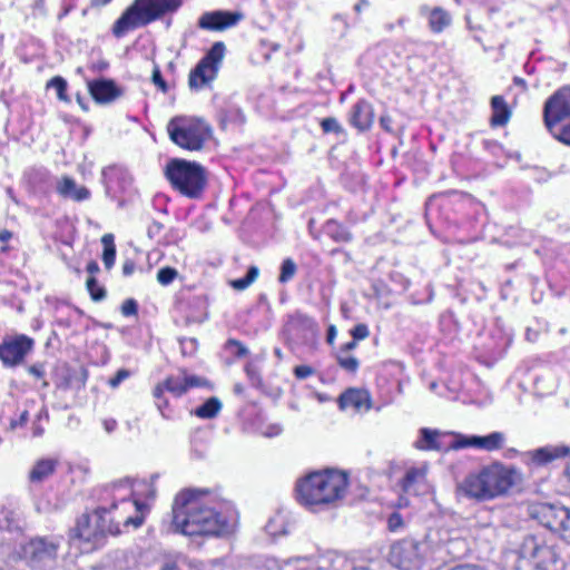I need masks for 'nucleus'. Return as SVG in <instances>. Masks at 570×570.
Here are the masks:
<instances>
[{
	"label": "nucleus",
	"instance_id": "nucleus-1",
	"mask_svg": "<svg viewBox=\"0 0 570 570\" xmlns=\"http://www.w3.org/2000/svg\"><path fill=\"white\" fill-rule=\"evenodd\" d=\"M208 491H180L173 503V527L184 535H225L233 531L236 518L212 507Z\"/></svg>",
	"mask_w": 570,
	"mask_h": 570
},
{
	"label": "nucleus",
	"instance_id": "nucleus-2",
	"mask_svg": "<svg viewBox=\"0 0 570 570\" xmlns=\"http://www.w3.org/2000/svg\"><path fill=\"white\" fill-rule=\"evenodd\" d=\"M520 482L521 474L515 468L493 463L469 474L459 489L469 498L491 500L505 494Z\"/></svg>",
	"mask_w": 570,
	"mask_h": 570
},
{
	"label": "nucleus",
	"instance_id": "nucleus-3",
	"mask_svg": "<svg viewBox=\"0 0 570 570\" xmlns=\"http://www.w3.org/2000/svg\"><path fill=\"white\" fill-rule=\"evenodd\" d=\"M347 475L335 470L312 472L296 485L297 499L306 507L334 503L345 497Z\"/></svg>",
	"mask_w": 570,
	"mask_h": 570
},
{
	"label": "nucleus",
	"instance_id": "nucleus-4",
	"mask_svg": "<svg viewBox=\"0 0 570 570\" xmlns=\"http://www.w3.org/2000/svg\"><path fill=\"white\" fill-rule=\"evenodd\" d=\"M181 0H135L116 20L112 33L120 38L127 32L145 27L167 12L176 11Z\"/></svg>",
	"mask_w": 570,
	"mask_h": 570
},
{
	"label": "nucleus",
	"instance_id": "nucleus-5",
	"mask_svg": "<svg viewBox=\"0 0 570 570\" xmlns=\"http://www.w3.org/2000/svg\"><path fill=\"white\" fill-rule=\"evenodd\" d=\"M167 132L170 140L178 147L198 151L212 135L210 127L202 119L177 116L167 124Z\"/></svg>",
	"mask_w": 570,
	"mask_h": 570
},
{
	"label": "nucleus",
	"instance_id": "nucleus-6",
	"mask_svg": "<svg viewBox=\"0 0 570 570\" xmlns=\"http://www.w3.org/2000/svg\"><path fill=\"white\" fill-rule=\"evenodd\" d=\"M543 119L556 139L570 145V87L559 89L546 101Z\"/></svg>",
	"mask_w": 570,
	"mask_h": 570
},
{
	"label": "nucleus",
	"instance_id": "nucleus-7",
	"mask_svg": "<svg viewBox=\"0 0 570 570\" xmlns=\"http://www.w3.org/2000/svg\"><path fill=\"white\" fill-rule=\"evenodd\" d=\"M165 173L173 187L189 198L198 197L206 184L204 168L185 159L170 160Z\"/></svg>",
	"mask_w": 570,
	"mask_h": 570
},
{
	"label": "nucleus",
	"instance_id": "nucleus-8",
	"mask_svg": "<svg viewBox=\"0 0 570 570\" xmlns=\"http://www.w3.org/2000/svg\"><path fill=\"white\" fill-rule=\"evenodd\" d=\"M132 482L130 479L118 480L105 489V501H110V510L117 508V502L124 504V510H134L132 515H124L122 525L139 528L145 520V515L148 512V505L141 502L134 494Z\"/></svg>",
	"mask_w": 570,
	"mask_h": 570
},
{
	"label": "nucleus",
	"instance_id": "nucleus-9",
	"mask_svg": "<svg viewBox=\"0 0 570 570\" xmlns=\"http://www.w3.org/2000/svg\"><path fill=\"white\" fill-rule=\"evenodd\" d=\"M60 546V538L35 537L20 546L19 557L30 570H53Z\"/></svg>",
	"mask_w": 570,
	"mask_h": 570
},
{
	"label": "nucleus",
	"instance_id": "nucleus-10",
	"mask_svg": "<svg viewBox=\"0 0 570 570\" xmlns=\"http://www.w3.org/2000/svg\"><path fill=\"white\" fill-rule=\"evenodd\" d=\"M520 551L537 570H563L564 568V561L557 544L548 542L540 535L524 538Z\"/></svg>",
	"mask_w": 570,
	"mask_h": 570
},
{
	"label": "nucleus",
	"instance_id": "nucleus-11",
	"mask_svg": "<svg viewBox=\"0 0 570 570\" xmlns=\"http://www.w3.org/2000/svg\"><path fill=\"white\" fill-rule=\"evenodd\" d=\"M529 517L564 540H570V509L552 503L534 502L528 507Z\"/></svg>",
	"mask_w": 570,
	"mask_h": 570
},
{
	"label": "nucleus",
	"instance_id": "nucleus-12",
	"mask_svg": "<svg viewBox=\"0 0 570 570\" xmlns=\"http://www.w3.org/2000/svg\"><path fill=\"white\" fill-rule=\"evenodd\" d=\"M225 56V45L215 42L208 52L190 71L188 85L191 89L199 90L209 85L218 73V69Z\"/></svg>",
	"mask_w": 570,
	"mask_h": 570
},
{
	"label": "nucleus",
	"instance_id": "nucleus-13",
	"mask_svg": "<svg viewBox=\"0 0 570 570\" xmlns=\"http://www.w3.org/2000/svg\"><path fill=\"white\" fill-rule=\"evenodd\" d=\"M428 544L414 539H403L391 547V562L402 570H414L423 564Z\"/></svg>",
	"mask_w": 570,
	"mask_h": 570
},
{
	"label": "nucleus",
	"instance_id": "nucleus-14",
	"mask_svg": "<svg viewBox=\"0 0 570 570\" xmlns=\"http://www.w3.org/2000/svg\"><path fill=\"white\" fill-rule=\"evenodd\" d=\"M33 338L17 334L7 336L0 343V361L4 367H16L24 362L27 355L33 350Z\"/></svg>",
	"mask_w": 570,
	"mask_h": 570
},
{
	"label": "nucleus",
	"instance_id": "nucleus-15",
	"mask_svg": "<svg viewBox=\"0 0 570 570\" xmlns=\"http://www.w3.org/2000/svg\"><path fill=\"white\" fill-rule=\"evenodd\" d=\"M105 508H98L92 514H83L77 520V524L72 530V538H77L87 542H97L100 537L95 531L96 522L105 520Z\"/></svg>",
	"mask_w": 570,
	"mask_h": 570
},
{
	"label": "nucleus",
	"instance_id": "nucleus-16",
	"mask_svg": "<svg viewBox=\"0 0 570 570\" xmlns=\"http://www.w3.org/2000/svg\"><path fill=\"white\" fill-rule=\"evenodd\" d=\"M242 18L243 14L239 12H206L199 18L198 26L206 30H224L235 26Z\"/></svg>",
	"mask_w": 570,
	"mask_h": 570
},
{
	"label": "nucleus",
	"instance_id": "nucleus-17",
	"mask_svg": "<svg viewBox=\"0 0 570 570\" xmlns=\"http://www.w3.org/2000/svg\"><path fill=\"white\" fill-rule=\"evenodd\" d=\"M88 89L92 99L98 104H110L121 96V90L110 79L89 81Z\"/></svg>",
	"mask_w": 570,
	"mask_h": 570
},
{
	"label": "nucleus",
	"instance_id": "nucleus-18",
	"mask_svg": "<svg viewBox=\"0 0 570 570\" xmlns=\"http://www.w3.org/2000/svg\"><path fill=\"white\" fill-rule=\"evenodd\" d=\"M531 463L538 466L546 465L554 460L563 459L570 455V446L564 444L547 445L527 453Z\"/></svg>",
	"mask_w": 570,
	"mask_h": 570
},
{
	"label": "nucleus",
	"instance_id": "nucleus-19",
	"mask_svg": "<svg viewBox=\"0 0 570 570\" xmlns=\"http://www.w3.org/2000/svg\"><path fill=\"white\" fill-rule=\"evenodd\" d=\"M350 124L356 129L367 130L374 120L373 108L366 100H358L351 108L348 116Z\"/></svg>",
	"mask_w": 570,
	"mask_h": 570
},
{
	"label": "nucleus",
	"instance_id": "nucleus-20",
	"mask_svg": "<svg viewBox=\"0 0 570 570\" xmlns=\"http://www.w3.org/2000/svg\"><path fill=\"white\" fill-rule=\"evenodd\" d=\"M57 193L75 202H83L90 198V190L85 186H78L76 180L69 176H63L56 186Z\"/></svg>",
	"mask_w": 570,
	"mask_h": 570
},
{
	"label": "nucleus",
	"instance_id": "nucleus-21",
	"mask_svg": "<svg viewBox=\"0 0 570 570\" xmlns=\"http://www.w3.org/2000/svg\"><path fill=\"white\" fill-rule=\"evenodd\" d=\"M340 406L342 409L352 407L356 411H367L371 409L370 395L363 390H347L340 396Z\"/></svg>",
	"mask_w": 570,
	"mask_h": 570
},
{
	"label": "nucleus",
	"instance_id": "nucleus-22",
	"mask_svg": "<svg viewBox=\"0 0 570 570\" xmlns=\"http://www.w3.org/2000/svg\"><path fill=\"white\" fill-rule=\"evenodd\" d=\"M504 442L505 435L502 432H492L484 436L472 435V442L470 444L471 448L491 452L501 449Z\"/></svg>",
	"mask_w": 570,
	"mask_h": 570
},
{
	"label": "nucleus",
	"instance_id": "nucleus-23",
	"mask_svg": "<svg viewBox=\"0 0 570 570\" xmlns=\"http://www.w3.org/2000/svg\"><path fill=\"white\" fill-rule=\"evenodd\" d=\"M492 117L491 125L504 126L510 119V110L502 96H493L491 99Z\"/></svg>",
	"mask_w": 570,
	"mask_h": 570
},
{
	"label": "nucleus",
	"instance_id": "nucleus-24",
	"mask_svg": "<svg viewBox=\"0 0 570 570\" xmlns=\"http://www.w3.org/2000/svg\"><path fill=\"white\" fill-rule=\"evenodd\" d=\"M56 466L57 461L53 459L39 460L30 471V481L42 482L45 479H47L49 475L53 473Z\"/></svg>",
	"mask_w": 570,
	"mask_h": 570
},
{
	"label": "nucleus",
	"instance_id": "nucleus-25",
	"mask_svg": "<svg viewBox=\"0 0 570 570\" xmlns=\"http://www.w3.org/2000/svg\"><path fill=\"white\" fill-rule=\"evenodd\" d=\"M451 23V16L441 8H434L429 14V26L435 33L442 32Z\"/></svg>",
	"mask_w": 570,
	"mask_h": 570
},
{
	"label": "nucleus",
	"instance_id": "nucleus-26",
	"mask_svg": "<svg viewBox=\"0 0 570 570\" xmlns=\"http://www.w3.org/2000/svg\"><path fill=\"white\" fill-rule=\"evenodd\" d=\"M222 407L223 404L219 399L213 396L195 410V415L205 420L214 419L218 415Z\"/></svg>",
	"mask_w": 570,
	"mask_h": 570
},
{
	"label": "nucleus",
	"instance_id": "nucleus-27",
	"mask_svg": "<svg viewBox=\"0 0 570 570\" xmlns=\"http://www.w3.org/2000/svg\"><path fill=\"white\" fill-rule=\"evenodd\" d=\"M426 470L420 468H412L406 471L402 480V489L405 493H411L414 490L416 483L425 481Z\"/></svg>",
	"mask_w": 570,
	"mask_h": 570
},
{
	"label": "nucleus",
	"instance_id": "nucleus-28",
	"mask_svg": "<svg viewBox=\"0 0 570 570\" xmlns=\"http://www.w3.org/2000/svg\"><path fill=\"white\" fill-rule=\"evenodd\" d=\"M105 512L102 514L105 515V520H100L96 522L95 531L99 532V537L102 538L106 534H116L119 532L118 525L119 523H122V515L118 517L117 522H114V520L108 518V513L110 509L108 510L106 507Z\"/></svg>",
	"mask_w": 570,
	"mask_h": 570
},
{
	"label": "nucleus",
	"instance_id": "nucleus-29",
	"mask_svg": "<svg viewBox=\"0 0 570 570\" xmlns=\"http://www.w3.org/2000/svg\"><path fill=\"white\" fill-rule=\"evenodd\" d=\"M104 245L102 262L107 269H110L115 264L116 246L114 243L112 234H105L101 238Z\"/></svg>",
	"mask_w": 570,
	"mask_h": 570
},
{
	"label": "nucleus",
	"instance_id": "nucleus-30",
	"mask_svg": "<svg viewBox=\"0 0 570 570\" xmlns=\"http://www.w3.org/2000/svg\"><path fill=\"white\" fill-rule=\"evenodd\" d=\"M439 434L440 433L436 430H430L426 428L422 429L421 430L422 439L415 443V446L417 449H422V450H438L439 444L436 442V439H438Z\"/></svg>",
	"mask_w": 570,
	"mask_h": 570
},
{
	"label": "nucleus",
	"instance_id": "nucleus-31",
	"mask_svg": "<svg viewBox=\"0 0 570 570\" xmlns=\"http://www.w3.org/2000/svg\"><path fill=\"white\" fill-rule=\"evenodd\" d=\"M258 274V268L256 266H250L244 277L232 281L230 285L236 291H244L256 281Z\"/></svg>",
	"mask_w": 570,
	"mask_h": 570
},
{
	"label": "nucleus",
	"instance_id": "nucleus-32",
	"mask_svg": "<svg viewBox=\"0 0 570 570\" xmlns=\"http://www.w3.org/2000/svg\"><path fill=\"white\" fill-rule=\"evenodd\" d=\"M164 386L166 391L173 393L175 396H181L186 393V384L184 381V376H169L164 381Z\"/></svg>",
	"mask_w": 570,
	"mask_h": 570
},
{
	"label": "nucleus",
	"instance_id": "nucleus-33",
	"mask_svg": "<svg viewBox=\"0 0 570 570\" xmlns=\"http://www.w3.org/2000/svg\"><path fill=\"white\" fill-rule=\"evenodd\" d=\"M18 528L19 522L13 511L0 507V530L13 531Z\"/></svg>",
	"mask_w": 570,
	"mask_h": 570
},
{
	"label": "nucleus",
	"instance_id": "nucleus-34",
	"mask_svg": "<svg viewBox=\"0 0 570 570\" xmlns=\"http://www.w3.org/2000/svg\"><path fill=\"white\" fill-rule=\"evenodd\" d=\"M327 233L336 242L345 243V242L351 240V238H352L348 230L335 222H330L327 224Z\"/></svg>",
	"mask_w": 570,
	"mask_h": 570
},
{
	"label": "nucleus",
	"instance_id": "nucleus-35",
	"mask_svg": "<svg viewBox=\"0 0 570 570\" xmlns=\"http://www.w3.org/2000/svg\"><path fill=\"white\" fill-rule=\"evenodd\" d=\"M342 566V557L327 554L317 560L318 570H340ZM312 570V569H311Z\"/></svg>",
	"mask_w": 570,
	"mask_h": 570
},
{
	"label": "nucleus",
	"instance_id": "nucleus-36",
	"mask_svg": "<svg viewBox=\"0 0 570 570\" xmlns=\"http://www.w3.org/2000/svg\"><path fill=\"white\" fill-rule=\"evenodd\" d=\"M296 264L292 258L284 259L281 266V274L278 277L279 283L284 284L291 281L296 274Z\"/></svg>",
	"mask_w": 570,
	"mask_h": 570
},
{
	"label": "nucleus",
	"instance_id": "nucleus-37",
	"mask_svg": "<svg viewBox=\"0 0 570 570\" xmlns=\"http://www.w3.org/2000/svg\"><path fill=\"white\" fill-rule=\"evenodd\" d=\"M337 363L342 368L351 373L356 372L360 365L356 357L341 352L337 355Z\"/></svg>",
	"mask_w": 570,
	"mask_h": 570
},
{
	"label": "nucleus",
	"instance_id": "nucleus-38",
	"mask_svg": "<svg viewBox=\"0 0 570 570\" xmlns=\"http://www.w3.org/2000/svg\"><path fill=\"white\" fill-rule=\"evenodd\" d=\"M86 285H87V289L90 293V296L94 301L98 302L106 297L105 288H102L98 285V282L94 276H91L87 279Z\"/></svg>",
	"mask_w": 570,
	"mask_h": 570
},
{
	"label": "nucleus",
	"instance_id": "nucleus-39",
	"mask_svg": "<svg viewBox=\"0 0 570 570\" xmlns=\"http://www.w3.org/2000/svg\"><path fill=\"white\" fill-rule=\"evenodd\" d=\"M178 276L177 269L174 267H163L157 273V281L163 286H167L174 282V279Z\"/></svg>",
	"mask_w": 570,
	"mask_h": 570
},
{
	"label": "nucleus",
	"instance_id": "nucleus-40",
	"mask_svg": "<svg viewBox=\"0 0 570 570\" xmlns=\"http://www.w3.org/2000/svg\"><path fill=\"white\" fill-rule=\"evenodd\" d=\"M48 87L52 88L57 91V96L62 101H69L66 90H67V81L61 77H53L49 82Z\"/></svg>",
	"mask_w": 570,
	"mask_h": 570
},
{
	"label": "nucleus",
	"instance_id": "nucleus-41",
	"mask_svg": "<svg viewBox=\"0 0 570 570\" xmlns=\"http://www.w3.org/2000/svg\"><path fill=\"white\" fill-rule=\"evenodd\" d=\"M324 132H342L343 129L336 118L327 117L321 122Z\"/></svg>",
	"mask_w": 570,
	"mask_h": 570
},
{
	"label": "nucleus",
	"instance_id": "nucleus-42",
	"mask_svg": "<svg viewBox=\"0 0 570 570\" xmlns=\"http://www.w3.org/2000/svg\"><path fill=\"white\" fill-rule=\"evenodd\" d=\"M184 381L186 384V391H188L191 387H199L207 385V381L200 376L197 375H188L186 373H183Z\"/></svg>",
	"mask_w": 570,
	"mask_h": 570
},
{
	"label": "nucleus",
	"instance_id": "nucleus-43",
	"mask_svg": "<svg viewBox=\"0 0 570 570\" xmlns=\"http://www.w3.org/2000/svg\"><path fill=\"white\" fill-rule=\"evenodd\" d=\"M151 81L155 86H157L164 94L168 91V86L165 79L161 76L160 69L158 66H155L153 69Z\"/></svg>",
	"mask_w": 570,
	"mask_h": 570
},
{
	"label": "nucleus",
	"instance_id": "nucleus-44",
	"mask_svg": "<svg viewBox=\"0 0 570 570\" xmlns=\"http://www.w3.org/2000/svg\"><path fill=\"white\" fill-rule=\"evenodd\" d=\"M292 321L303 325L306 328H311V330H314L316 326L313 318H311L309 316L302 314V313H296L295 315H293Z\"/></svg>",
	"mask_w": 570,
	"mask_h": 570
},
{
	"label": "nucleus",
	"instance_id": "nucleus-45",
	"mask_svg": "<svg viewBox=\"0 0 570 570\" xmlns=\"http://www.w3.org/2000/svg\"><path fill=\"white\" fill-rule=\"evenodd\" d=\"M161 570H200L199 568L188 563V562H169L166 563Z\"/></svg>",
	"mask_w": 570,
	"mask_h": 570
},
{
	"label": "nucleus",
	"instance_id": "nucleus-46",
	"mask_svg": "<svg viewBox=\"0 0 570 570\" xmlns=\"http://www.w3.org/2000/svg\"><path fill=\"white\" fill-rule=\"evenodd\" d=\"M138 311L137 302L132 298L126 299L121 305V313L124 316L136 315Z\"/></svg>",
	"mask_w": 570,
	"mask_h": 570
},
{
	"label": "nucleus",
	"instance_id": "nucleus-47",
	"mask_svg": "<svg viewBox=\"0 0 570 570\" xmlns=\"http://www.w3.org/2000/svg\"><path fill=\"white\" fill-rule=\"evenodd\" d=\"M227 346L235 348L234 353L237 357H244L248 354V348L242 342H239L237 340H233V338L228 340Z\"/></svg>",
	"mask_w": 570,
	"mask_h": 570
},
{
	"label": "nucleus",
	"instance_id": "nucleus-48",
	"mask_svg": "<svg viewBox=\"0 0 570 570\" xmlns=\"http://www.w3.org/2000/svg\"><path fill=\"white\" fill-rule=\"evenodd\" d=\"M353 338L360 341L364 340L370 335L368 327L365 324H357L351 331Z\"/></svg>",
	"mask_w": 570,
	"mask_h": 570
},
{
	"label": "nucleus",
	"instance_id": "nucleus-49",
	"mask_svg": "<svg viewBox=\"0 0 570 570\" xmlns=\"http://www.w3.org/2000/svg\"><path fill=\"white\" fill-rule=\"evenodd\" d=\"M387 527L390 531H397L403 527V519L401 514L394 512L387 519Z\"/></svg>",
	"mask_w": 570,
	"mask_h": 570
},
{
	"label": "nucleus",
	"instance_id": "nucleus-50",
	"mask_svg": "<svg viewBox=\"0 0 570 570\" xmlns=\"http://www.w3.org/2000/svg\"><path fill=\"white\" fill-rule=\"evenodd\" d=\"M294 374L298 380H304L314 374V368L308 365H298L294 368Z\"/></svg>",
	"mask_w": 570,
	"mask_h": 570
},
{
	"label": "nucleus",
	"instance_id": "nucleus-51",
	"mask_svg": "<svg viewBox=\"0 0 570 570\" xmlns=\"http://www.w3.org/2000/svg\"><path fill=\"white\" fill-rule=\"evenodd\" d=\"M129 376V372L127 370H119L114 377L109 380V385L111 387H117L124 380Z\"/></svg>",
	"mask_w": 570,
	"mask_h": 570
},
{
	"label": "nucleus",
	"instance_id": "nucleus-52",
	"mask_svg": "<svg viewBox=\"0 0 570 570\" xmlns=\"http://www.w3.org/2000/svg\"><path fill=\"white\" fill-rule=\"evenodd\" d=\"M472 442V435L471 436H460L454 443L453 449H464V448H471Z\"/></svg>",
	"mask_w": 570,
	"mask_h": 570
},
{
	"label": "nucleus",
	"instance_id": "nucleus-53",
	"mask_svg": "<svg viewBox=\"0 0 570 570\" xmlns=\"http://www.w3.org/2000/svg\"><path fill=\"white\" fill-rule=\"evenodd\" d=\"M29 417L28 411H22L18 420H12L10 423L11 429H17L18 426H22L27 423Z\"/></svg>",
	"mask_w": 570,
	"mask_h": 570
},
{
	"label": "nucleus",
	"instance_id": "nucleus-54",
	"mask_svg": "<svg viewBox=\"0 0 570 570\" xmlns=\"http://www.w3.org/2000/svg\"><path fill=\"white\" fill-rule=\"evenodd\" d=\"M28 372L31 375H33V376H36L38 379H41L45 375V367H43L42 364H33V365L28 367Z\"/></svg>",
	"mask_w": 570,
	"mask_h": 570
},
{
	"label": "nucleus",
	"instance_id": "nucleus-55",
	"mask_svg": "<svg viewBox=\"0 0 570 570\" xmlns=\"http://www.w3.org/2000/svg\"><path fill=\"white\" fill-rule=\"evenodd\" d=\"M136 265L132 261L127 259L122 264V274L125 276H130L135 272Z\"/></svg>",
	"mask_w": 570,
	"mask_h": 570
},
{
	"label": "nucleus",
	"instance_id": "nucleus-56",
	"mask_svg": "<svg viewBox=\"0 0 570 570\" xmlns=\"http://www.w3.org/2000/svg\"><path fill=\"white\" fill-rule=\"evenodd\" d=\"M102 424L107 433H111L117 428V421L115 419H106Z\"/></svg>",
	"mask_w": 570,
	"mask_h": 570
},
{
	"label": "nucleus",
	"instance_id": "nucleus-57",
	"mask_svg": "<svg viewBox=\"0 0 570 570\" xmlns=\"http://www.w3.org/2000/svg\"><path fill=\"white\" fill-rule=\"evenodd\" d=\"M336 334H337V331H336L335 325H330L328 330H327V335H326V341L330 345H332L334 343Z\"/></svg>",
	"mask_w": 570,
	"mask_h": 570
},
{
	"label": "nucleus",
	"instance_id": "nucleus-58",
	"mask_svg": "<svg viewBox=\"0 0 570 570\" xmlns=\"http://www.w3.org/2000/svg\"><path fill=\"white\" fill-rule=\"evenodd\" d=\"M156 404L158 410L160 411L161 416L165 419H169L170 416L165 412V407L168 405V401L160 399L157 401Z\"/></svg>",
	"mask_w": 570,
	"mask_h": 570
},
{
	"label": "nucleus",
	"instance_id": "nucleus-59",
	"mask_svg": "<svg viewBox=\"0 0 570 570\" xmlns=\"http://www.w3.org/2000/svg\"><path fill=\"white\" fill-rule=\"evenodd\" d=\"M164 382L159 383L155 386L153 395L155 399L160 400L163 397L164 391H165Z\"/></svg>",
	"mask_w": 570,
	"mask_h": 570
},
{
	"label": "nucleus",
	"instance_id": "nucleus-60",
	"mask_svg": "<svg viewBox=\"0 0 570 570\" xmlns=\"http://www.w3.org/2000/svg\"><path fill=\"white\" fill-rule=\"evenodd\" d=\"M357 340H353L351 342H347L341 347V353H348L350 351L354 350L357 346Z\"/></svg>",
	"mask_w": 570,
	"mask_h": 570
},
{
	"label": "nucleus",
	"instance_id": "nucleus-61",
	"mask_svg": "<svg viewBox=\"0 0 570 570\" xmlns=\"http://www.w3.org/2000/svg\"><path fill=\"white\" fill-rule=\"evenodd\" d=\"M87 272L91 275L96 274L99 272V265L96 261H91L88 263L87 265Z\"/></svg>",
	"mask_w": 570,
	"mask_h": 570
},
{
	"label": "nucleus",
	"instance_id": "nucleus-62",
	"mask_svg": "<svg viewBox=\"0 0 570 570\" xmlns=\"http://www.w3.org/2000/svg\"><path fill=\"white\" fill-rule=\"evenodd\" d=\"M148 488L147 499L154 500L156 497V489L153 484H145Z\"/></svg>",
	"mask_w": 570,
	"mask_h": 570
},
{
	"label": "nucleus",
	"instance_id": "nucleus-63",
	"mask_svg": "<svg viewBox=\"0 0 570 570\" xmlns=\"http://www.w3.org/2000/svg\"><path fill=\"white\" fill-rule=\"evenodd\" d=\"M12 237V233L7 230V229H3L0 232V240L1 242H7L9 240L10 238Z\"/></svg>",
	"mask_w": 570,
	"mask_h": 570
},
{
	"label": "nucleus",
	"instance_id": "nucleus-64",
	"mask_svg": "<svg viewBox=\"0 0 570 570\" xmlns=\"http://www.w3.org/2000/svg\"><path fill=\"white\" fill-rule=\"evenodd\" d=\"M452 570H482L478 567H471V566H461V567H456Z\"/></svg>",
	"mask_w": 570,
	"mask_h": 570
}]
</instances>
